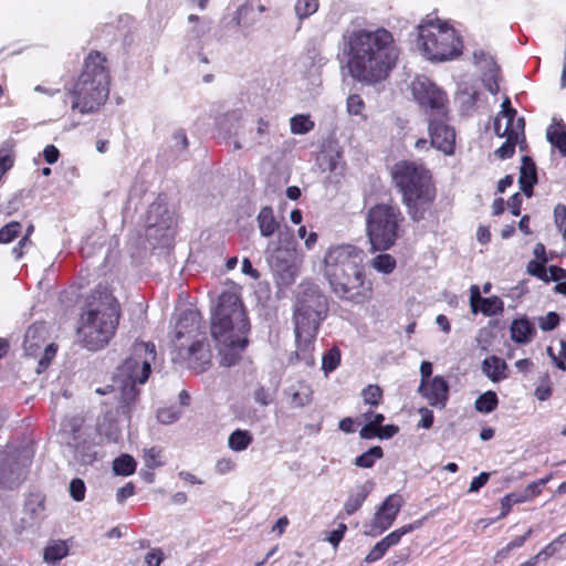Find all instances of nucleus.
Returning <instances> with one entry per match:
<instances>
[{
	"instance_id": "1",
	"label": "nucleus",
	"mask_w": 566,
	"mask_h": 566,
	"mask_svg": "<svg viewBox=\"0 0 566 566\" xmlns=\"http://www.w3.org/2000/svg\"><path fill=\"white\" fill-rule=\"evenodd\" d=\"M394 34L382 28H356L343 34V70L355 82L376 85L389 77L399 59Z\"/></svg>"
},
{
	"instance_id": "2",
	"label": "nucleus",
	"mask_w": 566,
	"mask_h": 566,
	"mask_svg": "<svg viewBox=\"0 0 566 566\" xmlns=\"http://www.w3.org/2000/svg\"><path fill=\"white\" fill-rule=\"evenodd\" d=\"M250 323L240 298V287L232 285L221 293L211 317L210 332L216 342L220 364L232 366L248 344Z\"/></svg>"
},
{
	"instance_id": "3",
	"label": "nucleus",
	"mask_w": 566,
	"mask_h": 566,
	"mask_svg": "<svg viewBox=\"0 0 566 566\" xmlns=\"http://www.w3.org/2000/svg\"><path fill=\"white\" fill-rule=\"evenodd\" d=\"M364 251L353 244H338L327 249L324 275L332 291L354 304H364L373 297V283L366 280Z\"/></svg>"
},
{
	"instance_id": "4",
	"label": "nucleus",
	"mask_w": 566,
	"mask_h": 566,
	"mask_svg": "<svg viewBox=\"0 0 566 566\" xmlns=\"http://www.w3.org/2000/svg\"><path fill=\"white\" fill-rule=\"evenodd\" d=\"M119 315V305L112 292L107 287L96 289L81 315L80 342L90 350L103 348L113 337Z\"/></svg>"
},
{
	"instance_id": "5",
	"label": "nucleus",
	"mask_w": 566,
	"mask_h": 566,
	"mask_svg": "<svg viewBox=\"0 0 566 566\" xmlns=\"http://www.w3.org/2000/svg\"><path fill=\"white\" fill-rule=\"evenodd\" d=\"M391 176L410 218L422 220L436 199L430 171L421 164L403 160L392 167Z\"/></svg>"
},
{
	"instance_id": "6",
	"label": "nucleus",
	"mask_w": 566,
	"mask_h": 566,
	"mask_svg": "<svg viewBox=\"0 0 566 566\" xmlns=\"http://www.w3.org/2000/svg\"><path fill=\"white\" fill-rule=\"evenodd\" d=\"M327 312L326 297L315 287H308L298 296L294 313L296 356L310 363L313 342Z\"/></svg>"
},
{
	"instance_id": "7",
	"label": "nucleus",
	"mask_w": 566,
	"mask_h": 566,
	"mask_svg": "<svg viewBox=\"0 0 566 566\" xmlns=\"http://www.w3.org/2000/svg\"><path fill=\"white\" fill-rule=\"evenodd\" d=\"M108 93L109 75L104 65V59L98 52H91L71 92L72 109H77L82 114L93 113L104 104Z\"/></svg>"
},
{
	"instance_id": "8",
	"label": "nucleus",
	"mask_w": 566,
	"mask_h": 566,
	"mask_svg": "<svg viewBox=\"0 0 566 566\" xmlns=\"http://www.w3.org/2000/svg\"><path fill=\"white\" fill-rule=\"evenodd\" d=\"M419 50L431 62H447L459 57L463 51V41L458 31L448 21L427 18L418 25Z\"/></svg>"
},
{
	"instance_id": "9",
	"label": "nucleus",
	"mask_w": 566,
	"mask_h": 566,
	"mask_svg": "<svg viewBox=\"0 0 566 566\" xmlns=\"http://www.w3.org/2000/svg\"><path fill=\"white\" fill-rule=\"evenodd\" d=\"M265 255L276 283L282 286L292 285L303 262V255L296 249L292 233L279 232V237L268 243Z\"/></svg>"
},
{
	"instance_id": "10",
	"label": "nucleus",
	"mask_w": 566,
	"mask_h": 566,
	"mask_svg": "<svg viewBox=\"0 0 566 566\" xmlns=\"http://www.w3.org/2000/svg\"><path fill=\"white\" fill-rule=\"evenodd\" d=\"M155 359L156 348L153 343L137 342L133 345L130 356L118 367L115 376V384L125 399L134 398L135 386L146 382Z\"/></svg>"
},
{
	"instance_id": "11",
	"label": "nucleus",
	"mask_w": 566,
	"mask_h": 566,
	"mask_svg": "<svg viewBox=\"0 0 566 566\" xmlns=\"http://www.w3.org/2000/svg\"><path fill=\"white\" fill-rule=\"evenodd\" d=\"M365 220L371 250L386 251L395 244L403 217L397 207L378 203L368 209Z\"/></svg>"
},
{
	"instance_id": "12",
	"label": "nucleus",
	"mask_w": 566,
	"mask_h": 566,
	"mask_svg": "<svg viewBox=\"0 0 566 566\" xmlns=\"http://www.w3.org/2000/svg\"><path fill=\"white\" fill-rule=\"evenodd\" d=\"M61 434L63 441L73 449L74 457L83 464L95 460L94 444L91 442V432L80 417H71L62 422Z\"/></svg>"
},
{
	"instance_id": "13",
	"label": "nucleus",
	"mask_w": 566,
	"mask_h": 566,
	"mask_svg": "<svg viewBox=\"0 0 566 566\" xmlns=\"http://www.w3.org/2000/svg\"><path fill=\"white\" fill-rule=\"evenodd\" d=\"M411 94L427 113L446 115L448 111L447 93L427 76H417L410 85Z\"/></svg>"
},
{
	"instance_id": "14",
	"label": "nucleus",
	"mask_w": 566,
	"mask_h": 566,
	"mask_svg": "<svg viewBox=\"0 0 566 566\" xmlns=\"http://www.w3.org/2000/svg\"><path fill=\"white\" fill-rule=\"evenodd\" d=\"M23 349L28 357L38 359L36 373L49 366L56 354V347L48 342V328L43 323L30 326L24 336Z\"/></svg>"
},
{
	"instance_id": "15",
	"label": "nucleus",
	"mask_w": 566,
	"mask_h": 566,
	"mask_svg": "<svg viewBox=\"0 0 566 566\" xmlns=\"http://www.w3.org/2000/svg\"><path fill=\"white\" fill-rule=\"evenodd\" d=\"M174 216L161 200L153 202L146 216V234L149 239L167 240L172 235Z\"/></svg>"
},
{
	"instance_id": "16",
	"label": "nucleus",
	"mask_w": 566,
	"mask_h": 566,
	"mask_svg": "<svg viewBox=\"0 0 566 566\" xmlns=\"http://www.w3.org/2000/svg\"><path fill=\"white\" fill-rule=\"evenodd\" d=\"M402 500L398 494H390L376 510L370 523L366 526L365 535L376 537L395 523L400 510Z\"/></svg>"
},
{
	"instance_id": "17",
	"label": "nucleus",
	"mask_w": 566,
	"mask_h": 566,
	"mask_svg": "<svg viewBox=\"0 0 566 566\" xmlns=\"http://www.w3.org/2000/svg\"><path fill=\"white\" fill-rule=\"evenodd\" d=\"M525 120L524 117H518L516 123L510 126L500 124V118L494 119V133L499 137H505L506 140L495 150V155L500 159H506L514 155L515 146L525 140Z\"/></svg>"
},
{
	"instance_id": "18",
	"label": "nucleus",
	"mask_w": 566,
	"mask_h": 566,
	"mask_svg": "<svg viewBox=\"0 0 566 566\" xmlns=\"http://www.w3.org/2000/svg\"><path fill=\"white\" fill-rule=\"evenodd\" d=\"M172 359L185 363L190 369L197 373H202L211 364V350L205 338L197 339L187 348L179 347Z\"/></svg>"
},
{
	"instance_id": "19",
	"label": "nucleus",
	"mask_w": 566,
	"mask_h": 566,
	"mask_svg": "<svg viewBox=\"0 0 566 566\" xmlns=\"http://www.w3.org/2000/svg\"><path fill=\"white\" fill-rule=\"evenodd\" d=\"M418 392L431 407L443 409L449 398V384L442 376H434L419 385Z\"/></svg>"
},
{
	"instance_id": "20",
	"label": "nucleus",
	"mask_w": 566,
	"mask_h": 566,
	"mask_svg": "<svg viewBox=\"0 0 566 566\" xmlns=\"http://www.w3.org/2000/svg\"><path fill=\"white\" fill-rule=\"evenodd\" d=\"M429 134L431 138V145L443 151L446 155L453 153L455 143L454 130L441 120H431L429 123Z\"/></svg>"
},
{
	"instance_id": "21",
	"label": "nucleus",
	"mask_w": 566,
	"mask_h": 566,
	"mask_svg": "<svg viewBox=\"0 0 566 566\" xmlns=\"http://www.w3.org/2000/svg\"><path fill=\"white\" fill-rule=\"evenodd\" d=\"M473 60L475 65H478L481 71H483V82L486 90L491 94H496L499 92L497 84V72L499 67L494 61V59L483 50H475L473 52Z\"/></svg>"
},
{
	"instance_id": "22",
	"label": "nucleus",
	"mask_w": 566,
	"mask_h": 566,
	"mask_svg": "<svg viewBox=\"0 0 566 566\" xmlns=\"http://www.w3.org/2000/svg\"><path fill=\"white\" fill-rule=\"evenodd\" d=\"M479 96L476 83L472 80H463L458 85L455 94V103L459 104L461 111L465 114L472 113Z\"/></svg>"
},
{
	"instance_id": "23",
	"label": "nucleus",
	"mask_w": 566,
	"mask_h": 566,
	"mask_svg": "<svg viewBox=\"0 0 566 566\" xmlns=\"http://www.w3.org/2000/svg\"><path fill=\"white\" fill-rule=\"evenodd\" d=\"M188 22L192 24L188 31V43L190 46L201 49L203 46V38L211 30V22L196 14H190Z\"/></svg>"
},
{
	"instance_id": "24",
	"label": "nucleus",
	"mask_w": 566,
	"mask_h": 566,
	"mask_svg": "<svg viewBox=\"0 0 566 566\" xmlns=\"http://www.w3.org/2000/svg\"><path fill=\"white\" fill-rule=\"evenodd\" d=\"M200 314L195 310H186L180 313L178 321L175 325V337L182 338L186 335H191L199 329Z\"/></svg>"
},
{
	"instance_id": "25",
	"label": "nucleus",
	"mask_w": 566,
	"mask_h": 566,
	"mask_svg": "<svg viewBox=\"0 0 566 566\" xmlns=\"http://www.w3.org/2000/svg\"><path fill=\"white\" fill-rule=\"evenodd\" d=\"M256 221L260 234L264 238H270L275 233L279 235V232H290L286 228L281 229L271 207H263L256 217Z\"/></svg>"
},
{
	"instance_id": "26",
	"label": "nucleus",
	"mask_w": 566,
	"mask_h": 566,
	"mask_svg": "<svg viewBox=\"0 0 566 566\" xmlns=\"http://www.w3.org/2000/svg\"><path fill=\"white\" fill-rule=\"evenodd\" d=\"M25 479V471L18 470L13 476V470L9 468V454L0 452V485L4 489H14Z\"/></svg>"
},
{
	"instance_id": "27",
	"label": "nucleus",
	"mask_w": 566,
	"mask_h": 566,
	"mask_svg": "<svg viewBox=\"0 0 566 566\" xmlns=\"http://www.w3.org/2000/svg\"><path fill=\"white\" fill-rule=\"evenodd\" d=\"M511 338L517 344H528L533 340L535 326L525 317L514 319L510 326Z\"/></svg>"
},
{
	"instance_id": "28",
	"label": "nucleus",
	"mask_w": 566,
	"mask_h": 566,
	"mask_svg": "<svg viewBox=\"0 0 566 566\" xmlns=\"http://www.w3.org/2000/svg\"><path fill=\"white\" fill-rule=\"evenodd\" d=\"M482 371L493 382L507 378V365L502 358L496 356L486 357L482 361Z\"/></svg>"
},
{
	"instance_id": "29",
	"label": "nucleus",
	"mask_w": 566,
	"mask_h": 566,
	"mask_svg": "<svg viewBox=\"0 0 566 566\" xmlns=\"http://www.w3.org/2000/svg\"><path fill=\"white\" fill-rule=\"evenodd\" d=\"M45 495L40 492L29 493L24 503V513L30 516L31 523L36 524L44 517Z\"/></svg>"
},
{
	"instance_id": "30",
	"label": "nucleus",
	"mask_w": 566,
	"mask_h": 566,
	"mask_svg": "<svg viewBox=\"0 0 566 566\" xmlns=\"http://www.w3.org/2000/svg\"><path fill=\"white\" fill-rule=\"evenodd\" d=\"M536 167L533 160L528 157H523L520 167L518 184L522 191L527 196H532V188L536 182Z\"/></svg>"
},
{
	"instance_id": "31",
	"label": "nucleus",
	"mask_w": 566,
	"mask_h": 566,
	"mask_svg": "<svg viewBox=\"0 0 566 566\" xmlns=\"http://www.w3.org/2000/svg\"><path fill=\"white\" fill-rule=\"evenodd\" d=\"M546 137L566 157V126L562 120H553L546 130Z\"/></svg>"
},
{
	"instance_id": "32",
	"label": "nucleus",
	"mask_w": 566,
	"mask_h": 566,
	"mask_svg": "<svg viewBox=\"0 0 566 566\" xmlns=\"http://www.w3.org/2000/svg\"><path fill=\"white\" fill-rule=\"evenodd\" d=\"M69 555V546L65 541L57 539L48 543L43 551V560L54 565Z\"/></svg>"
},
{
	"instance_id": "33",
	"label": "nucleus",
	"mask_w": 566,
	"mask_h": 566,
	"mask_svg": "<svg viewBox=\"0 0 566 566\" xmlns=\"http://www.w3.org/2000/svg\"><path fill=\"white\" fill-rule=\"evenodd\" d=\"M313 390L311 386L304 381H300L291 387V406L301 408L308 405L312 400Z\"/></svg>"
},
{
	"instance_id": "34",
	"label": "nucleus",
	"mask_w": 566,
	"mask_h": 566,
	"mask_svg": "<svg viewBox=\"0 0 566 566\" xmlns=\"http://www.w3.org/2000/svg\"><path fill=\"white\" fill-rule=\"evenodd\" d=\"M369 489L365 484L357 485L355 491L348 495L344 504V512L346 515H352L358 511L367 499Z\"/></svg>"
},
{
	"instance_id": "35",
	"label": "nucleus",
	"mask_w": 566,
	"mask_h": 566,
	"mask_svg": "<svg viewBox=\"0 0 566 566\" xmlns=\"http://www.w3.org/2000/svg\"><path fill=\"white\" fill-rule=\"evenodd\" d=\"M253 437L250 431L237 429L228 438V447L235 452H241L248 449L252 443Z\"/></svg>"
},
{
	"instance_id": "36",
	"label": "nucleus",
	"mask_w": 566,
	"mask_h": 566,
	"mask_svg": "<svg viewBox=\"0 0 566 566\" xmlns=\"http://www.w3.org/2000/svg\"><path fill=\"white\" fill-rule=\"evenodd\" d=\"M422 526V521L418 520L413 523L403 525L392 532H390L388 535L381 538V541L387 545L388 548H391L392 546H396L400 543L402 536L411 533L415 530H418Z\"/></svg>"
},
{
	"instance_id": "37",
	"label": "nucleus",
	"mask_w": 566,
	"mask_h": 566,
	"mask_svg": "<svg viewBox=\"0 0 566 566\" xmlns=\"http://www.w3.org/2000/svg\"><path fill=\"white\" fill-rule=\"evenodd\" d=\"M315 127L308 114H296L290 118V130L293 135H305Z\"/></svg>"
},
{
	"instance_id": "38",
	"label": "nucleus",
	"mask_w": 566,
	"mask_h": 566,
	"mask_svg": "<svg viewBox=\"0 0 566 566\" xmlns=\"http://www.w3.org/2000/svg\"><path fill=\"white\" fill-rule=\"evenodd\" d=\"M497 403L499 399L496 394L489 390L476 398L474 406L479 412L490 413L497 407Z\"/></svg>"
},
{
	"instance_id": "39",
	"label": "nucleus",
	"mask_w": 566,
	"mask_h": 566,
	"mask_svg": "<svg viewBox=\"0 0 566 566\" xmlns=\"http://www.w3.org/2000/svg\"><path fill=\"white\" fill-rule=\"evenodd\" d=\"M384 457L382 449L380 447H371L366 452L355 459V465L364 469L371 468L375 462Z\"/></svg>"
},
{
	"instance_id": "40",
	"label": "nucleus",
	"mask_w": 566,
	"mask_h": 566,
	"mask_svg": "<svg viewBox=\"0 0 566 566\" xmlns=\"http://www.w3.org/2000/svg\"><path fill=\"white\" fill-rule=\"evenodd\" d=\"M113 470L117 475H130L136 470V461L128 454H123L113 462Z\"/></svg>"
},
{
	"instance_id": "41",
	"label": "nucleus",
	"mask_w": 566,
	"mask_h": 566,
	"mask_svg": "<svg viewBox=\"0 0 566 566\" xmlns=\"http://www.w3.org/2000/svg\"><path fill=\"white\" fill-rule=\"evenodd\" d=\"M370 265L379 273L390 274L396 269V260L390 254L382 253L375 256Z\"/></svg>"
},
{
	"instance_id": "42",
	"label": "nucleus",
	"mask_w": 566,
	"mask_h": 566,
	"mask_svg": "<svg viewBox=\"0 0 566 566\" xmlns=\"http://www.w3.org/2000/svg\"><path fill=\"white\" fill-rule=\"evenodd\" d=\"M503 310L504 304L499 296H491L481 300V305L478 307V311L482 312L485 316L501 314Z\"/></svg>"
},
{
	"instance_id": "43",
	"label": "nucleus",
	"mask_w": 566,
	"mask_h": 566,
	"mask_svg": "<svg viewBox=\"0 0 566 566\" xmlns=\"http://www.w3.org/2000/svg\"><path fill=\"white\" fill-rule=\"evenodd\" d=\"M22 224L18 221H11L0 228V244L11 243L21 233Z\"/></svg>"
},
{
	"instance_id": "44",
	"label": "nucleus",
	"mask_w": 566,
	"mask_h": 566,
	"mask_svg": "<svg viewBox=\"0 0 566 566\" xmlns=\"http://www.w3.org/2000/svg\"><path fill=\"white\" fill-rule=\"evenodd\" d=\"M340 159V154L337 150H328L322 153L318 158L319 167L324 171H334L337 169Z\"/></svg>"
},
{
	"instance_id": "45",
	"label": "nucleus",
	"mask_w": 566,
	"mask_h": 566,
	"mask_svg": "<svg viewBox=\"0 0 566 566\" xmlns=\"http://www.w3.org/2000/svg\"><path fill=\"white\" fill-rule=\"evenodd\" d=\"M298 19H305L318 10V0H296L294 7Z\"/></svg>"
},
{
	"instance_id": "46",
	"label": "nucleus",
	"mask_w": 566,
	"mask_h": 566,
	"mask_svg": "<svg viewBox=\"0 0 566 566\" xmlns=\"http://www.w3.org/2000/svg\"><path fill=\"white\" fill-rule=\"evenodd\" d=\"M517 112L515 108L512 107L510 98L506 96L502 104H501V111L497 113L495 118H500V124L502 125V120L505 119L504 126H510V124L516 123Z\"/></svg>"
},
{
	"instance_id": "47",
	"label": "nucleus",
	"mask_w": 566,
	"mask_h": 566,
	"mask_svg": "<svg viewBox=\"0 0 566 566\" xmlns=\"http://www.w3.org/2000/svg\"><path fill=\"white\" fill-rule=\"evenodd\" d=\"M340 363V353L337 348L329 349L322 359V368L325 374L334 371Z\"/></svg>"
},
{
	"instance_id": "48",
	"label": "nucleus",
	"mask_w": 566,
	"mask_h": 566,
	"mask_svg": "<svg viewBox=\"0 0 566 566\" xmlns=\"http://www.w3.org/2000/svg\"><path fill=\"white\" fill-rule=\"evenodd\" d=\"M566 541V532L557 536L553 542H551L548 545H546L538 554L535 556L537 559H547L552 557L565 543Z\"/></svg>"
},
{
	"instance_id": "49",
	"label": "nucleus",
	"mask_w": 566,
	"mask_h": 566,
	"mask_svg": "<svg viewBox=\"0 0 566 566\" xmlns=\"http://www.w3.org/2000/svg\"><path fill=\"white\" fill-rule=\"evenodd\" d=\"M181 416V410L176 407L163 408L157 411V419L160 423L170 424Z\"/></svg>"
},
{
	"instance_id": "50",
	"label": "nucleus",
	"mask_w": 566,
	"mask_h": 566,
	"mask_svg": "<svg viewBox=\"0 0 566 566\" xmlns=\"http://www.w3.org/2000/svg\"><path fill=\"white\" fill-rule=\"evenodd\" d=\"M361 396L366 403L377 406L382 397V390L377 385H369L363 390Z\"/></svg>"
},
{
	"instance_id": "51",
	"label": "nucleus",
	"mask_w": 566,
	"mask_h": 566,
	"mask_svg": "<svg viewBox=\"0 0 566 566\" xmlns=\"http://www.w3.org/2000/svg\"><path fill=\"white\" fill-rule=\"evenodd\" d=\"M389 548L387 547V545L380 539L371 547L369 553L365 556L364 562L366 564L375 563L381 559L387 554Z\"/></svg>"
},
{
	"instance_id": "52",
	"label": "nucleus",
	"mask_w": 566,
	"mask_h": 566,
	"mask_svg": "<svg viewBox=\"0 0 566 566\" xmlns=\"http://www.w3.org/2000/svg\"><path fill=\"white\" fill-rule=\"evenodd\" d=\"M69 492L71 497L76 502H82L85 499L86 486L82 479L75 478L70 482Z\"/></svg>"
},
{
	"instance_id": "53",
	"label": "nucleus",
	"mask_w": 566,
	"mask_h": 566,
	"mask_svg": "<svg viewBox=\"0 0 566 566\" xmlns=\"http://www.w3.org/2000/svg\"><path fill=\"white\" fill-rule=\"evenodd\" d=\"M98 433L102 438H104L107 442H117L119 439V430L116 424L109 422V423H102L98 426Z\"/></svg>"
},
{
	"instance_id": "54",
	"label": "nucleus",
	"mask_w": 566,
	"mask_h": 566,
	"mask_svg": "<svg viewBox=\"0 0 566 566\" xmlns=\"http://www.w3.org/2000/svg\"><path fill=\"white\" fill-rule=\"evenodd\" d=\"M346 107L349 115H360L365 108V103L360 95L350 94L347 97Z\"/></svg>"
},
{
	"instance_id": "55",
	"label": "nucleus",
	"mask_w": 566,
	"mask_h": 566,
	"mask_svg": "<svg viewBox=\"0 0 566 566\" xmlns=\"http://www.w3.org/2000/svg\"><path fill=\"white\" fill-rule=\"evenodd\" d=\"M559 323V316L555 312H549L539 318V327L543 331H553Z\"/></svg>"
},
{
	"instance_id": "56",
	"label": "nucleus",
	"mask_w": 566,
	"mask_h": 566,
	"mask_svg": "<svg viewBox=\"0 0 566 566\" xmlns=\"http://www.w3.org/2000/svg\"><path fill=\"white\" fill-rule=\"evenodd\" d=\"M525 501V496H521L517 494H507L502 499V512L501 517H504L511 510L512 505L515 503H521Z\"/></svg>"
},
{
	"instance_id": "57",
	"label": "nucleus",
	"mask_w": 566,
	"mask_h": 566,
	"mask_svg": "<svg viewBox=\"0 0 566 566\" xmlns=\"http://www.w3.org/2000/svg\"><path fill=\"white\" fill-rule=\"evenodd\" d=\"M545 263L541 261H530L527 264V272L538 279L548 281L547 271L544 266Z\"/></svg>"
},
{
	"instance_id": "58",
	"label": "nucleus",
	"mask_w": 566,
	"mask_h": 566,
	"mask_svg": "<svg viewBox=\"0 0 566 566\" xmlns=\"http://www.w3.org/2000/svg\"><path fill=\"white\" fill-rule=\"evenodd\" d=\"M165 555L160 548H153L145 555L147 566H160Z\"/></svg>"
},
{
	"instance_id": "59",
	"label": "nucleus",
	"mask_w": 566,
	"mask_h": 566,
	"mask_svg": "<svg viewBox=\"0 0 566 566\" xmlns=\"http://www.w3.org/2000/svg\"><path fill=\"white\" fill-rule=\"evenodd\" d=\"M144 461L145 465L148 469L157 468L161 464L159 460V452L155 448H150L148 450H145L144 452Z\"/></svg>"
},
{
	"instance_id": "60",
	"label": "nucleus",
	"mask_w": 566,
	"mask_h": 566,
	"mask_svg": "<svg viewBox=\"0 0 566 566\" xmlns=\"http://www.w3.org/2000/svg\"><path fill=\"white\" fill-rule=\"evenodd\" d=\"M33 242L28 237H22L18 244L12 249V254L20 260L24 253L32 247Z\"/></svg>"
},
{
	"instance_id": "61",
	"label": "nucleus",
	"mask_w": 566,
	"mask_h": 566,
	"mask_svg": "<svg viewBox=\"0 0 566 566\" xmlns=\"http://www.w3.org/2000/svg\"><path fill=\"white\" fill-rule=\"evenodd\" d=\"M135 493V486L132 482L126 483L124 486L119 488L116 492V501L119 504H123L128 497L133 496Z\"/></svg>"
},
{
	"instance_id": "62",
	"label": "nucleus",
	"mask_w": 566,
	"mask_h": 566,
	"mask_svg": "<svg viewBox=\"0 0 566 566\" xmlns=\"http://www.w3.org/2000/svg\"><path fill=\"white\" fill-rule=\"evenodd\" d=\"M253 399L261 406H268L272 401L269 390L264 387H259L254 390Z\"/></svg>"
},
{
	"instance_id": "63",
	"label": "nucleus",
	"mask_w": 566,
	"mask_h": 566,
	"mask_svg": "<svg viewBox=\"0 0 566 566\" xmlns=\"http://www.w3.org/2000/svg\"><path fill=\"white\" fill-rule=\"evenodd\" d=\"M552 395V387L549 385V381L548 379H546L545 382L541 384L539 386L536 387L535 391H534V396L539 400V401H545L547 400Z\"/></svg>"
},
{
	"instance_id": "64",
	"label": "nucleus",
	"mask_w": 566,
	"mask_h": 566,
	"mask_svg": "<svg viewBox=\"0 0 566 566\" xmlns=\"http://www.w3.org/2000/svg\"><path fill=\"white\" fill-rule=\"evenodd\" d=\"M554 219L556 226L562 230L566 223V207L564 205H557L554 209Z\"/></svg>"
}]
</instances>
